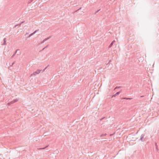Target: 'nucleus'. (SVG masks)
Wrapping results in <instances>:
<instances>
[{
	"mask_svg": "<svg viewBox=\"0 0 159 159\" xmlns=\"http://www.w3.org/2000/svg\"><path fill=\"white\" fill-rule=\"evenodd\" d=\"M3 43L2 44V45H6V41H7V39L6 38H4L3 40Z\"/></svg>",
	"mask_w": 159,
	"mask_h": 159,
	"instance_id": "20e7f679",
	"label": "nucleus"
},
{
	"mask_svg": "<svg viewBox=\"0 0 159 159\" xmlns=\"http://www.w3.org/2000/svg\"><path fill=\"white\" fill-rule=\"evenodd\" d=\"M21 24L20 23V24H18V26H20L21 25Z\"/></svg>",
	"mask_w": 159,
	"mask_h": 159,
	"instance_id": "412c9836",
	"label": "nucleus"
},
{
	"mask_svg": "<svg viewBox=\"0 0 159 159\" xmlns=\"http://www.w3.org/2000/svg\"><path fill=\"white\" fill-rule=\"evenodd\" d=\"M24 21H22V22H21L20 23H21V24H22L23 23H24Z\"/></svg>",
	"mask_w": 159,
	"mask_h": 159,
	"instance_id": "aec40b11",
	"label": "nucleus"
},
{
	"mask_svg": "<svg viewBox=\"0 0 159 159\" xmlns=\"http://www.w3.org/2000/svg\"><path fill=\"white\" fill-rule=\"evenodd\" d=\"M155 146L156 148V150L157 151H158V146L157 145V143H155Z\"/></svg>",
	"mask_w": 159,
	"mask_h": 159,
	"instance_id": "ddd939ff",
	"label": "nucleus"
},
{
	"mask_svg": "<svg viewBox=\"0 0 159 159\" xmlns=\"http://www.w3.org/2000/svg\"><path fill=\"white\" fill-rule=\"evenodd\" d=\"M120 92H121V91L117 92L116 93H115V94L113 95L112 96V98L113 97H115L117 95H118L120 93Z\"/></svg>",
	"mask_w": 159,
	"mask_h": 159,
	"instance_id": "423d86ee",
	"label": "nucleus"
},
{
	"mask_svg": "<svg viewBox=\"0 0 159 159\" xmlns=\"http://www.w3.org/2000/svg\"><path fill=\"white\" fill-rule=\"evenodd\" d=\"M107 134H102L100 136L101 137H102L103 136H105Z\"/></svg>",
	"mask_w": 159,
	"mask_h": 159,
	"instance_id": "9b49d317",
	"label": "nucleus"
},
{
	"mask_svg": "<svg viewBox=\"0 0 159 159\" xmlns=\"http://www.w3.org/2000/svg\"><path fill=\"white\" fill-rule=\"evenodd\" d=\"M144 134H143L141 135L140 140L142 142H143L145 141V138H144Z\"/></svg>",
	"mask_w": 159,
	"mask_h": 159,
	"instance_id": "f03ea898",
	"label": "nucleus"
},
{
	"mask_svg": "<svg viewBox=\"0 0 159 159\" xmlns=\"http://www.w3.org/2000/svg\"><path fill=\"white\" fill-rule=\"evenodd\" d=\"M81 8V7H80V8L79 9H78L77 10H76V11H75V12H77V11H79L80 10Z\"/></svg>",
	"mask_w": 159,
	"mask_h": 159,
	"instance_id": "f3484780",
	"label": "nucleus"
},
{
	"mask_svg": "<svg viewBox=\"0 0 159 159\" xmlns=\"http://www.w3.org/2000/svg\"><path fill=\"white\" fill-rule=\"evenodd\" d=\"M48 145H47V146H46L45 147H44L43 148H40V149H44L45 148H47L48 147Z\"/></svg>",
	"mask_w": 159,
	"mask_h": 159,
	"instance_id": "4468645a",
	"label": "nucleus"
},
{
	"mask_svg": "<svg viewBox=\"0 0 159 159\" xmlns=\"http://www.w3.org/2000/svg\"><path fill=\"white\" fill-rule=\"evenodd\" d=\"M38 30H36L34 32H33V33H32L31 34H30L29 35V37H30V36H31L32 35H34V34H35L37 32V31H38Z\"/></svg>",
	"mask_w": 159,
	"mask_h": 159,
	"instance_id": "0eeeda50",
	"label": "nucleus"
},
{
	"mask_svg": "<svg viewBox=\"0 0 159 159\" xmlns=\"http://www.w3.org/2000/svg\"><path fill=\"white\" fill-rule=\"evenodd\" d=\"M18 25H16L14 27V28H16V27L17 26H18Z\"/></svg>",
	"mask_w": 159,
	"mask_h": 159,
	"instance_id": "a211bd4d",
	"label": "nucleus"
},
{
	"mask_svg": "<svg viewBox=\"0 0 159 159\" xmlns=\"http://www.w3.org/2000/svg\"><path fill=\"white\" fill-rule=\"evenodd\" d=\"M15 62H13L12 64V65H13L14 64Z\"/></svg>",
	"mask_w": 159,
	"mask_h": 159,
	"instance_id": "4be33fe9",
	"label": "nucleus"
},
{
	"mask_svg": "<svg viewBox=\"0 0 159 159\" xmlns=\"http://www.w3.org/2000/svg\"><path fill=\"white\" fill-rule=\"evenodd\" d=\"M34 0H30V2L29 3L32 2Z\"/></svg>",
	"mask_w": 159,
	"mask_h": 159,
	"instance_id": "6ab92c4d",
	"label": "nucleus"
},
{
	"mask_svg": "<svg viewBox=\"0 0 159 159\" xmlns=\"http://www.w3.org/2000/svg\"><path fill=\"white\" fill-rule=\"evenodd\" d=\"M47 67H46L43 70H37L35 71L33 73L31 74V76H35L36 75H38L39 74L41 71H42V72H43L46 69Z\"/></svg>",
	"mask_w": 159,
	"mask_h": 159,
	"instance_id": "f257e3e1",
	"label": "nucleus"
},
{
	"mask_svg": "<svg viewBox=\"0 0 159 159\" xmlns=\"http://www.w3.org/2000/svg\"><path fill=\"white\" fill-rule=\"evenodd\" d=\"M18 101V99H14V100H13V101H11V102H10L9 103H8V105H10L11 104H12L17 102Z\"/></svg>",
	"mask_w": 159,
	"mask_h": 159,
	"instance_id": "7ed1b4c3",
	"label": "nucleus"
},
{
	"mask_svg": "<svg viewBox=\"0 0 159 159\" xmlns=\"http://www.w3.org/2000/svg\"><path fill=\"white\" fill-rule=\"evenodd\" d=\"M100 10H101L100 9H99V10H97V11H96L94 13V14H95V15L99 11H100Z\"/></svg>",
	"mask_w": 159,
	"mask_h": 159,
	"instance_id": "f8f14e48",
	"label": "nucleus"
},
{
	"mask_svg": "<svg viewBox=\"0 0 159 159\" xmlns=\"http://www.w3.org/2000/svg\"><path fill=\"white\" fill-rule=\"evenodd\" d=\"M115 42V40H113V41H112L111 42V44H110V45H109V48H111V47L112 46V45H113V43H114Z\"/></svg>",
	"mask_w": 159,
	"mask_h": 159,
	"instance_id": "6e6552de",
	"label": "nucleus"
},
{
	"mask_svg": "<svg viewBox=\"0 0 159 159\" xmlns=\"http://www.w3.org/2000/svg\"><path fill=\"white\" fill-rule=\"evenodd\" d=\"M51 37V36H50L49 37H48L47 38H46L45 39H44V40H43V41L42 42H41V43L42 44L43 43H44L45 41H46V40H47L49 39Z\"/></svg>",
	"mask_w": 159,
	"mask_h": 159,
	"instance_id": "39448f33",
	"label": "nucleus"
},
{
	"mask_svg": "<svg viewBox=\"0 0 159 159\" xmlns=\"http://www.w3.org/2000/svg\"><path fill=\"white\" fill-rule=\"evenodd\" d=\"M132 99V98H121V99H126V100H131Z\"/></svg>",
	"mask_w": 159,
	"mask_h": 159,
	"instance_id": "1a4fd4ad",
	"label": "nucleus"
},
{
	"mask_svg": "<svg viewBox=\"0 0 159 159\" xmlns=\"http://www.w3.org/2000/svg\"><path fill=\"white\" fill-rule=\"evenodd\" d=\"M48 45H47L46 47H45L42 50V51H43V50H44L45 48H46L47 47H48Z\"/></svg>",
	"mask_w": 159,
	"mask_h": 159,
	"instance_id": "dca6fc26",
	"label": "nucleus"
},
{
	"mask_svg": "<svg viewBox=\"0 0 159 159\" xmlns=\"http://www.w3.org/2000/svg\"><path fill=\"white\" fill-rule=\"evenodd\" d=\"M121 87L120 86H119V87H118V86H116V87L115 88V89H118V88H121Z\"/></svg>",
	"mask_w": 159,
	"mask_h": 159,
	"instance_id": "2eb2a0df",
	"label": "nucleus"
},
{
	"mask_svg": "<svg viewBox=\"0 0 159 159\" xmlns=\"http://www.w3.org/2000/svg\"><path fill=\"white\" fill-rule=\"evenodd\" d=\"M19 49H17L16 50V51L15 52H14V54L12 55V57H13L15 56V55H16V52H17V51H19Z\"/></svg>",
	"mask_w": 159,
	"mask_h": 159,
	"instance_id": "9d476101",
	"label": "nucleus"
}]
</instances>
